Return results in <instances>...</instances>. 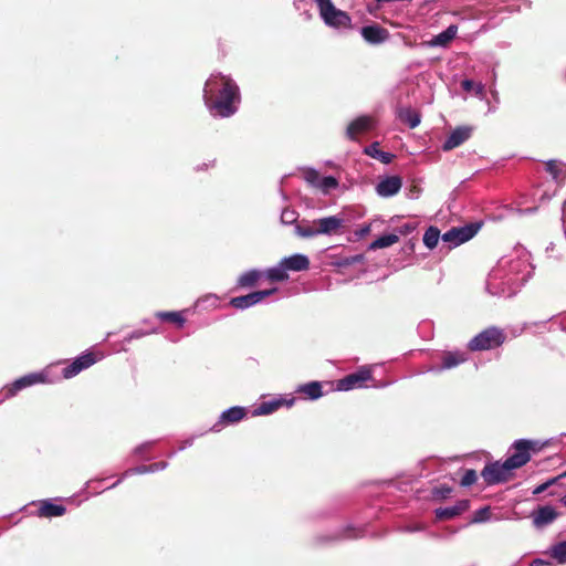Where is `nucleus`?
<instances>
[{"mask_svg": "<svg viewBox=\"0 0 566 566\" xmlns=\"http://www.w3.org/2000/svg\"><path fill=\"white\" fill-rule=\"evenodd\" d=\"M530 253L523 247H516L503 255L491 270L486 280V290L495 296L511 297L527 282L532 274Z\"/></svg>", "mask_w": 566, "mask_h": 566, "instance_id": "f257e3e1", "label": "nucleus"}, {"mask_svg": "<svg viewBox=\"0 0 566 566\" xmlns=\"http://www.w3.org/2000/svg\"><path fill=\"white\" fill-rule=\"evenodd\" d=\"M203 101L213 117H231L239 109L241 101L239 86L228 75L211 74L205 84Z\"/></svg>", "mask_w": 566, "mask_h": 566, "instance_id": "f03ea898", "label": "nucleus"}, {"mask_svg": "<svg viewBox=\"0 0 566 566\" xmlns=\"http://www.w3.org/2000/svg\"><path fill=\"white\" fill-rule=\"evenodd\" d=\"M504 340V332L499 327L491 326L475 335L468 343V348L472 352L490 350L500 347Z\"/></svg>", "mask_w": 566, "mask_h": 566, "instance_id": "7ed1b4c3", "label": "nucleus"}, {"mask_svg": "<svg viewBox=\"0 0 566 566\" xmlns=\"http://www.w3.org/2000/svg\"><path fill=\"white\" fill-rule=\"evenodd\" d=\"M480 223H469L463 227H454L441 235L443 243L448 244V249H453L470 239H472L480 230Z\"/></svg>", "mask_w": 566, "mask_h": 566, "instance_id": "20e7f679", "label": "nucleus"}, {"mask_svg": "<svg viewBox=\"0 0 566 566\" xmlns=\"http://www.w3.org/2000/svg\"><path fill=\"white\" fill-rule=\"evenodd\" d=\"M513 470L506 460L504 462L495 461L483 468L481 476L488 485H495L506 482Z\"/></svg>", "mask_w": 566, "mask_h": 566, "instance_id": "39448f33", "label": "nucleus"}, {"mask_svg": "<svg viewBox=\"0 0 566 566\" xmlns=\"http://www.w3.org/2000/svg\"><path fill=\"white\" fill-rule=\"evenodd\" d=\"M535 441L518 439L511 447L512 454L506 459L511 468L520 469L531 460V451L535 450Z\"/></svg>", "mask_w": 566, "mask_h": 566, "instance_id": "423d86ee", "label": "nucleus"}, {"mask_svg": "<svg viewBox=\"0 0 566 566\" xmlns=\"http://www.w3.org/2000/svg\"><path fill=\"white\" fill-rule=\"evenodd\" d=\"M303 178L311 187L318 189L323 195H328L338 187V180L335 177H322L314 168H304Z\"/></svg>", "mask_w": 566, "mask_h": 566, "instance_id": "0eeeda50", "label": "nucleus"}, {"mask_svg": "<svg viewBox=\"0 0 566 566\" xmlns=\"http://www.w3.org/2000/svg\"><path fill=\"white\" fill-rule=\"evenodd\" d=\"M248 415V409L241 406L230 407L223 410L217 422L210 428L212 432H220L228 426H233L243 420Z\"/></svg>", "mask_w": 566, "mask_h": 566, "instance_id": "6e6552de", "label": "nucleus"}, {"mask_svg": "<svg viewBox=\"0 0 566 566\" xmlns=\"http://www.w3.org/2000/svg\"><path fill=\"white\" fill-rule=\"evenodd\" d=\"M48 380V373L45 370L40 373H31L15 379L11 385L6 387V398L15 396L20 390L31 387L36 384H43Z\"/></svg>", "mask_w": 566, "mask_h": 566, "instance_id": "1a4fd4ad", "label": "nucleus"}, {"mask_svg": "<svg viewBox=\"0 0 566 566\" xmlns=\"http://www.w3.org/2000/svg\"><path fill=\"white\" fill-rule=\"evenodd\" d=\"M371 378V371L368 367H361L357 371L352 373L339 379L336 384L338 391H348L354 388H360Z\"/></svg>", "mask_w": 566, "mask_h": 566, "instance_id": "9d476101", "label": "nucleus"}, {"mask_svg": "<svg viewBox=\"0 0 566 566\" xmlns=\"http://www.w3.org/2000/svg\"><path fill=\"white\" fill-rule=\"evenodd\" d=\"M276 291V287H272L269 290L251 292L242 296H235L230 300V305L237 310H247L253 305L261 303L265 297L274 294Z\"/></svg>", "mask_w": 566, "mask_h": 566, "instance_id": "9b49d317", "label": "nucleus"}, {"mask_svg": "<svg viewBox=\"0 0 566 566\" xmlns=\"http://www.w3.org/2000/svg\"><path fill=\"white\" fill-rule=\"evenodd\" d=\"M96 361L95 356L92 353H85L76 357L70 365L63 368L62 375L63 378L70 379L82 370L91 367Z\"/></svg>", "mask_w": 566, "mask_h": 566, "instance_id": "f8f14e48", "label": "nucleus"}, {"mask_svg": "<svg viewBox=\"0 0 566 566\" xmlns=\"http://www.w3.org/2000/svg\"><path fill=\"white\" fill-rule=\"evenodd\" d=\"M96 361L95 356L92 353H85L76 357L70 365L63 368L62 375L63 378L70 379L82 370L91 367Z\"/></svg>", "mask_w": 566, "mask_h": 566, "instance_id": "ddd939ff", "label": "nucleus"}, {"mask_svg": "<svg viewBox=\"0 0 566 566\" xmlns=\"http://www.w3.org/2000/svg\"><path fill=\"white\" fill-rule=\"evenodd\" d=\"M402 180L399 176H387L376 185V193L381 198H389L399 192Z\"/></svg>", "mask_w": 566, "mask_h": 566, "instance_id": "4468645a", "label": "nucleus"}, {"mask_svg": "<svg viewBox=\"0 0 566 566\" xmlns=\"http://www.w3.org/2000/svg\"><path fill=\"white\" fill-rule=\"evenodd\" d=\"M467 360L468 355L465 352H446L441 356V365L430 368L429 371L439 373L442 370L452 369Z\"/></svg>", "mask_w": 566, "mask_h": 566, "instance_id": "2eb2a0df", "label": "nucleus"}, {"mask_svg": "<svg viewBox=\"0 0 566 566\" xmlns=\"http://www.w3.org/2000/svg\"><path fill=\"white\" fill-rule=\"evenodd\" d=\"M472 129L468 126H460L457 127L451 132L449 137L444 140L442 145V149L444 151H449L453 148L459 147L462 145L465 140H468L471 136Z\"/></svg>", "mask_w": 566, "mask_h": 566, "instance_id": "dca6fc26", "label": "nucleus"}, {"mask_svg": "<svg viewBox=\"0 0 566 566\" xmlns=\"http://www.w3.org/2000/svg\"><path fill=\"white\" fill-rule=\"evenodd\" d=\"M168 467L167 461H159L151 464H143L135 468H130L126 470L119 480H117L111 488H115L124 479L134 475V474H146V473H155L158 471H163Z\"/></svg>", "mask_w": 566, "mask_h": 566, "instance_id": "f3484780", "label": "nucleus"}, {"mask_svg": "<svg viewBox=\"0 0 566 566\" xmlns=\"http://www.w3.org/2000/svg\"><path fill=\"white\" fill-rule=\"evenodd\" d=\"M343 223L344 219L339 216H329L316 219L317 235H331L336 233L343 227Z\"/></svg>", "mask_w": 566, "mask_h": 566, "instance_id": "a211bd4d", "label": "nucleus"}, {"mask_svg": "<svg viewBox=\"0 0 566 566\" xmlns=\"http://www.w3.org/2000/svg\"><path fill=\"white\" fill-rule=\"evenodd\" d=\"M360 34L369 44H380L388 38V31L376 24L363 27Z\"/></svg>", "mask_w": 566, "mask_h": 566, "instance_id": "6ab92c4d", "label": "nucleus"}, {"mask_svg": "<svg viewBox=\"0 0 566 566\" xmlns=\"http://www.w3.org/2000/svg\"><path fill=\"white\" fill-rule=\"evenodd\" d=\"M469 505L468 500H460L451 506L436 509L434 514L438 520H450L465 512Z\"/></svg>", "mask_w": 566, "mask_h": 566, "instance_id": "aec40b11", "label": "nucleus"}, {"mask_svg": "<svg viewBox=\"0 0 566 566\" xmlns=\"http://www.w3.org/2000/svg\"><path fill=\"white\" fill-rule=\"evenodd\" d=\"M374 120L369 116H360L354 119L347 127L346 135L349 139L355 140L357 136L364 132L371 129Z\"/></svg>", "mask_w": 566, "mask_h": 566, "instance_id": "412c9836", "label": "nucleus"}, {"mask_svg": "<svg viewBox=\"0 0 566 566\" xmlns=\"http://www.w3.org/2000/svg\"><path fill=\"white\" fill-rule=\"evenodd\" d=\"M281 261H282L286 272L287 271L300 272V271H305L310 268L308 258L301 253H295L293 255L283 258Z\"/></svg>", "mask_w": 566, "mask_h": 566, "instance_id": "4be33fe9", "label": "nucleus"}, {"mask_svg": "<svg viewBox=\"0 0 566 566\" xmlns=\"http://www.w3.org/2000/svg\"><path fill=\"white\" fill-rule=\"evenodd\" d=\"M66 507L55 504L51 500H42L39 502L38 516L40 517H57L64 515Z\"/></svg>", "mask_w": 566, "mask_h": 566, "instance_id": "5701e85b", "label": "nucleus"}, {"mask_svg": "<svg viewBox=\"0 0 566 566\" xmlns=\"http://www.w3.org/2000/svg\"><path fill=\"white\" fill-rule=\"evenodd\" d=\"M457 33L458 27L455 24H451L428 41V45L431 48H446L457 36Z\"/></svg>", "mask_w": 566, "mask_h": 566, "instance_id": "b1692460", "label": "nucleus"}, {"mask_svg": "<svg viewBox=\"0 0 566 566\" xmlns=\"http://www.w3.org/2000/svg\"><path fill=\"white\" fill-rule=\"evenodd\" d=\"M557 517V512L552 506H542L533 515V523L536 527H544L553 523Z\"/></svg>", "mask_w": 566, "mask_h": 566, "instance_id": "393cba45", "label": "nucleus"}, {"mask_svg": "<svg viewBox=\"0 0 566 566\" xmlns=\"http://www.w3.org/2000/svg\"><path fill=\"white\" fill-rule=\"evenodd\" d=\"M295 392L306 399L316 400L323 396L322 384L316 380L302 384L297 386Z\"/></svg>", "mask_w": 566, "mask_h": 566, "instance_id": "a878e982", "label": "nucleus"}, {"mask_svg": "<svg viewBox=\"0 0 566 566\" xmlns=\"http://www.w3.org/2000/svg\"><path fill=\"white\" fill-rule=\"evenodd\" d=\"M294 232L296 235L304 238V239L317 237L316 219L313 221L305 220V219L301 220L300 222H297L295 224Z\"/></svg>", "mask_w": 566, "mask_h": 566, "instance_id": "bb28decb", "label": "nucleus"}, {"mask_svg": "<svg viewBox=\"0 0 566 566\" xmlns=\"http://www.w3.org/2000/svg\"><path fill=\"white\" fill-rule=\"evenodd\" d=\"M365 154L371 158L378 159L382 164H390L395 157L394 154L379 149L377 142L370 144L365 148Z\"/></svg>", "mask_w": 566, "mask_h": 566, "instance_id": "cd10ccee", "label": "nucleus"}, {"mask_svg": "<svg viewBox=\"0 0 566 566\" xmlns=\"http://www.w3.org/2000/svg\"><path fill=\"white\" fill-rule=\"evenodd\" d=\"M546 171L552 176L556 184H562L566 177V170L563 169V163L551 159L545 163Z\"/></svg>", "mask_w": 566, "mask_h": 566, "instance_id": "c85d7f7f", "label": "nucleus"}, {"mask_svg": "<svg viewBox=\"0 0 566 566\" xmlns=\"http://www.w3.org/2000/svg\"><path fill=\"white\" fill-rule=\"evenodd\" d=\"M285 398L272 399L269 401L261 402L253 411V416H265L271 415L283 406Z\"/></svg>", "mask_w": 566, "mask_h": 566, "instance_id": "c756f323", "label": "nucleus"}, {"mask_svg": "<svg viewBox=\"0 0 566 566\" xmlns=\"http://www.w3.org/2000/svg\"><path fill=\"white\" fill-rule=\"evenodd\" d=\"M262 273L259 270L252 269L242 273L237 281L239 287H252L260 280Z\"/></svg>", "mask_w": 566, "mask_h": 566, "instance_id": "7c9ffc66", "label": "nucleus"}, {"mask_svg": "<svg viewBox=\"0 0 566 566\" xmlns=\"http://www.w3.org/2000/svg\"><path fill=\"white\" fill-rule=\"evenodd\" d=\"M293 7L300 13L304 21L312 20L313 4L310 0H293Z\"/></svg>", "mask_w": 566, "mask_h": 566, "instance_id": "2f4dec72", "label": "nucleus"}, {"mask_svg": "<svg viewBox=\"0 0 566 566\" xmlns=\"http://www.w3.org/2000/svg\"><path fill=\"white\" fill-rule=\"evenodd\" d=\"M264 274L272 282H283L289 279L282 261L277 265L268 269Z\"/></svg>", "mask_w": 566, "mask_h": 566, "instance_id": "473e14b6", "label": "nucleus"}, {"mask_svg": "<svg viewBox=\"0 0 566 566\" xmlns=\"http://www.w3.org/2000/svg\"><path fill=\"white\" fill-rule=\"evenodd\" d=\"M549 556L556 562L558 565L566 564V541L559 542L553 545L548 551Z\"/></svg>", "mask_w": 566, "mask_h": 566, "instance_id": "72a5a7b5", "label": "nucleus"}, {"mask_svg": "<svg viewBox=\"0 0 566 566\" xmlns=\"http://www.w3.org/2000/svg\"><path fill=\"white\" fill-rule=\"evenodd\" d=\"M156 317L164 322H171L179 328L184 327L186 323V318L184 317L182 312H157Z\"/></svg>", "mask_w": 566, "mask_h": 566, "instance_id": "f704fd0d", "label": "nucleus"}, {"mask_svg": "<svg viewBox=\"0 0 566 566\" xmlns=\"http://www.w3.org/2000/svg\"><path fill=\"white\" fill-rule=\"evenodd\" d=\"M398 240H399V237L397 234H394V233L385 234V235L377 238L375 241H373L369 245V249L376 250V249L388 248V247L395 244L396 242H398Z\"/></svg>", "mask_w": 566, "mask_h": 566, "instance_id": "c9c22d12", "label": "nucleus"}, {"mask_svg": "<svg viewBox=\"0 0 566 566\" xmlns=\"http://www.w3.org/2000/svg\"><path fill=\"white\" fill-rule=\"evenodd\" d=\"M440 239V231L437 227H429L423 234V244L432 250L437 247Z\"/></svg>", "mask_w": 566, "mask_h": 566, "instance_id": "e433bc0d", "label": "nucleus"}, {"mask_svg": "<svg viewBox=\"0 0 566 566\" xmlns=\"http://www.w3.org/2000/svg\"><path fill=\"white\" fill-rule=\"evenodd\" d=\"M461 87L465 92H474L475 96L483 98L484 97V85L482 83H475L472 80L465 78L461 82Z\"/></svg>", "mask_w": 566, "mask_h": 566, "instance_id": "4c0bfd02", "label": "nucleus"}, {"mask_svg": "<svg viewBox=\"0 0 566 566\" xmlns=\"http://www.w3.org/2000/svg\"><path fill=\"white\" fill-rule=\"evenodd\" d=\"M352 530L349 526L343 527L338 532L333 533L332 535H328L327 537H318L319 542H332V541H338V539H345V538H352L355 535H352Z\"/></svg>", "mask_w": 566, "mask_h": 566, "instance_id": "58836bf2", "label": "nucleus"}, {"mask_svg": "<svg viewBox=\"0 0 566 566\" xmlns=\"http://www.w3.org/2000/svg\"><path fill=\"white\" fill-rule=\"evenodd\" d=\"M400 119L409 125L410 128H416L420 124V116L412 111H401Z\"/></svg>", "mask_w": 566, "mask_h": 566, "instance_id": "ea45409f", "label": "nucleus"}, {"mask_svg": "<svg viewBox=\"0 0 566 566\" xmlns=\"http://www.w3.org/2000/svg\"><path fill=\"white\" fill-rule=\"evenodd\" d=\"M298 213L294 209L285 208L281 212V222L283 224H296L297 223Z\"/></svg>", "mask_w": 566, "mask_h": 566, "instance_id": "a19ab883", "label": "nucleus"}, {"mask_svg": "<svg viewBox=\"0 0 566 566\" xmlns=\"http://www.w3.org/2000/svg\"><path fill=\"white\" fill-rule=\"evenodd\" d=\"M158 333V329L157 328H151L149 331H143V329H136L132 333H129L125 338L124 340L127 342V343H130L132 340L134 339H139L146 335H149V334H156Z\"/></svg>", "mask_w": 566, "mask_h": 566, "instance_id": "79ce46f5", "label": "nucleus"}, {"mask_svg": "<svg viewBox=\"0 0 566 566\" xmlns=\"http://www.w3.org/2000/svg\"><path fill=\"white\" fill-rule=\"evenodd\" d=\"M478 475L475 470L468 469L464 471L462 478H461V485L462 486H470L476 482Z\"/></svg>", "mask_w": 566, "mask_h": 566, "instance_id": "37998d69", "label": "nucleus"}, {"mask_svg": "<svg viewBox=\"0 0 566 566\" xmlns=\"http://www.w3.org/2000/svg\"><path fill=\"white\" fill-rule=\"evenodd\" d=\"M452 492V489L448 485H439L432 490L434 499H447Z\"/></svg>", "mask_w": 566, "mask_h": 566, "instance_id": "c03bdc74", "label": "nucleus"}, {"mask_svg": "<svg viewBox=\"0 0 566 566\" xmlns=\"http://www.w3.org/2000/svg\"><path fill=\"white\" fill-rule=\"evenodd\" d=\"M559 479H560V476L558 475V476L552 478V479L547 480L546 482L539 484L538 486H536L533 490V494L538 495V494L545 492L551 485L555 484Z\"/></svg>", "mask_w": 566, "mask_h": 566, "instance_id": "a18cd8bd", "label": "nucleus"}, {"mask_svg": "<svg viewBox=\"0 0 566 566\" xmlns=\"http://www.w3.org/2000/svg\"><path fill=\"white\" fill-rule=\"evenodd\" d=\"M489 518V509L488 507H483V509H480L475 512L474 514V517H473V522L474 523H481V522H485L486 520Z\"/></svg>", "mask_w": 566, "mask_h": 566, "instance_id": "49530a36", "label": "nucleus"}, {"mask_svg": "<svg viewBox=\"0 0 566 566\" xmlns=\"http://www.w3.org/2000/svg\"><path fill=\"white\" fill-rule=\"evenodd\" d=\"M156 443V441H146L138 447L135 448L134 453L136 455H142L144 452L148 451Z\"/></svg>", "mask_w": 566, "mask_h": 566, "instance_id": "de8ad7c7", "label": "nucleus"}, {"mask_svg": "<svg viewBox=\"0 0 566 566\" xmlns=\"http://www.w3.org/2000/svg\"><path fill=\"white\" fill-rule=\"evenodd\" d=\"M156 443V441H146L138 447L135 448L134 453L136 455H142L144 452L148 451Z\"/></svg>", "mask_w": 566, "mask_h": 566, "instance_id": "09e8293b", "label": "nucleus"}, {"mask_svg": "<svg viewBox=\"0 0 566 566\" xmlns=\"http://www.w3.org/2000/svg\"><path fill=\"white\" fill-rule=\"evenodd\" d=\"M423 530H424V526L422 524L406 525L401 528V531L406 532V533H415V532H420Z\"/></svg>", "mask_w": 566, "mask_h": 566, "instance_id": "8fccbe9b", "label": "nucleus"}, {"mask_svg": "<svg viewBox=\"0 0 566 566\" xmlns=\"http://www.w3.org/2000/svg\"><path fill=\"white\" fill-rule=\"evenodd\" d=\"M193 441H195V437H190V438H188V439L184 440V441L180 443V446H179V448H178V451H182V450H185V449H187V448L191 447V446L193 444Z\"/></svg>", "mask_w": 566, "mask_h": 566, "instance_id": "3c124183", "label": "nucleus"}, {"mask_svg": "<svg viewBox=\"0 0 566 566\" xmlns=\"http://www.w3.org/2000/svg\"><path fill=\"white\" fill-rule=\"evenodd\" d=\"M361 259H363L361 255H356V256H353V258H349V259H345L339 264L340 265H348V264H352V263H355V262H359Z\"/></svg>", "mask_w": 566, "mask_h": 566, "instance_id": "603ef678", "label": "nucleus"}, {"mask_svg": "<svg viewBox=\"0 0 566 566\" xmlns=\"http://www.w3.org/2000/svg\"><path fill=\"white\" fill-rule=\"evenodd\" d=\"M542 565H546V566H551L552 563L548 562V560H545L543 558H536L534 559L532 563H531V566H542Z\"/></svg>", "mask_w": 566, "mask_h": 566, "instance_id": "864d4df0", "label": "nucleus"}, {"mask_svg": "<svg viewBox=\"0 0 566 566\" xmlns=\"http://www.w3.org/2000/svg\"><path fill=\"white\" fill-rule=\"evenodd\" d=\"M295 403V398H290V399H286L285 398V401L283 403V406H286V407H292L293 405Z\"/></svg>", "mask_w": 566, "mask_h": 566, "instance_id": "5fc2aeb1", "label": "nucleus"}, {"mask_svg": "<svg viewBox=\"0 0 566 566\" xmlns=\"http://www.w3.org/2000/svg\"><path fill=\"white\" fill-rule=\"evenodd\" d=\"M536 210V208H528V209H525V210H518L520 213H531V212H534Z\"/></svg>", "mask_w": 566, "mask_h": 566, "instance_id": "6e6d98bb", "label": "nucleus"}, {"mask_svg": "<svg viewBox=\"0 0 566 566\" xmlns=\"http://www.w3.org/2000/svg\"><path fill=\"white\" fill-rule=\"evenodd\" d=\"M560 502L566 506V494L562 497Z\"/></svg>", "mask_w": 566, "mask_h": 566, "instance_id": "4d7b16f0", "label": "nucleus"}, {"mask_svg": "<svg viewBox=\"0 0 566 566\" xmlns=\"http://www.w3.org/2000/svg\"><path fill=\"white\" fill-rule=\"evenodd\" d=\"M369 231V227H365L363 230H361V233H367Z\"/></svg>", "mask_w": 566, "mask_h": 566, "instance_id": "13d9d810", "label": "nucleus"}, {"mask_svg": "<svg viewBox=\"0 0 566 566\" xmlns=\"http://www.w3.org/2000/svg\"><path fill=\"white\" fill-rule=\"evenodd\" d=\"M546 250H547V251H548V250H553V243H551V244L547 247V249H546Z\"/></svg>", "mask_w": 566, "mask_h": 566, "instance_id": "bf43d9fd", "label": "nucleus"}, {"mask_svg": "<svg viewBox=\"0 0 566 566\" xmlns=\"http://www.w3.org/2000/svg\"><path fill=\"white\" fill-rule=\"evenodd\" d=\"M176 454V451L169 453V457L172 458Z\"/></svg>", "mask_w": 566, "mask_h": 566, "instance_id": "052dcab7", "label": "nucleus"}, {"mask_svg": "<svg viewBox=\"0 0 566 566\" xmlns=\"http://www.w3.org/2000/svg\"><path fill=\"white\" fill-rule=\"evenodd\" d=\"M559 476H560V479L566 476V471L563 474H560Z\"/></svg>", "mask_w": 566, "mask_h": 566, "instance_id": "680f3d73", "label": "nucleus"}]
</instances>
